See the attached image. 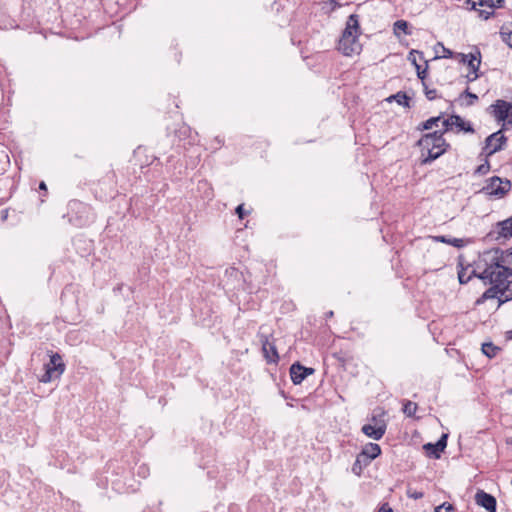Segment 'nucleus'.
I'll return each instance as SVG.
<instances>
[{"label":"nucleus","mask_w":512,"mask_h":512,"mask_svg":"<svg viewBox=\"0 0 512 512\" xmlns=\"http://www.w3.org/2000/svg\"><path fill=\"white\" fill-rule=\"evenodd\" d=\"M508 392H509V394H512V388Z\"/></svg>","instance_id":"50"},{"label":"nucleus","mask_w":512,"mask_h":512,"mask_svg":"<svg viewBox=\"0 0 512 512\" xmlns=\"http://www.w3.org/2000/svg\"><path fill=\"white\" fill-rule=\"evenodd\" d=\"M45 373L41 376L40 381L43 383L51 382L60 378L65 371V363L59 353L50 354V360L45 364Z\"/></svg>","instance_id":"5"},{"label":"nucleus","mask_w":512,"mask_h":512,"mask_svg":"<svg viewBox=\"0 0 512 512\" xmlns=\"http://www.w3.org/2000/svg\"><path fill=\"white\" fill-rule=\"evenodd\" d=\"M393 32L395 36L400 37L401 34L410 35L409 24L405 20H397L393 24Z\"/></svg>","instance_id":"18"},{"label":"nucleus","mask_w":512,"mask_h":512,"mask_svg":"<svg viewBox=\"0 0 512 512\" xmlns=\"http://www.w3.org/2000/svg\"><path fill=\"white\" fill-rule=\"evenodd\" d=\"M439 507H441V510L444 509L446 512H452L454 510V506L448 502L442 503Z\"/></svg>","instance_id":"36"},{"label":"nucleus","mask_w":512,"mask_h":512,"mask_svg":"<svg viewBox=\"0 0 512 512\" xmlns=\"http://www.w3.org/2000/svg\"><path fill=\"white\" fill-rule=\"evenodd\" d=\"M497 233V236L495 237L496 240H499L501 238L503 239H509L512 237V216L503 220L499 221L495 225V231Z\"/></svg>","instance_id":"14"},{"label":"nucleus","mask_w":512,"mask_h":512,"mask_svg":"<svg viewBox=\"0 0 512 512\" xmlns=\"http://www.w3.org/2000/svg\"><path fill=\"white\" fill-rule=\"evenodd\" d=\"M472 4V8L476 9V6H488L493 9L496 7H501L503 0H469Z\"/></svg>","instance_id":"20"},{"label":"nucleus","mask_w":512,"mask_h":512,"mask_svg":"<svg viewBox=\"0 0 512 512\" xmlns=\"http://www.w3.org/2000/svg\"><path fill=\"white\" fill-rule=\"evenodd\" d=\"M512 110V103L505 100H496L494 104L488 108L489 113L498 121H505L509 117Z\"/></svg>","instance_id":"8"},{"label":"nucleus","mask_w":512,"mask_h":512,"mask_svg":"<svg viewBox=\"0 0 512 512\" xmlns=\"http://www.w3.org/2000/svg\"><path fill=\"white\" fill-rule=\"evenodd\" d=\"M314 373L313 368L302 366L299 362H296L290 367V377L294 384H300L309 375Z\"/></svg>","instance_id":"10"},{"label":"nucleus","mask_w":512,"mask_h":512,"mask_svg":"<svg viewBox=\"0 0 512 512\" xmlns=\"http://www.w3.org/2000/svg\"><path fill=\"white\" fill-rule=\"evenodd\" d=\"M509 116H510V119H508L507 123L509 125H512V110L510 111Z\"/></svg>","instance_id":"44"},{"label":"nucleus","mask_w":512,"mask_h":512,"mask_svg":"<svg viewBox=\"0 0 512 512\" xmlns=\"http://www.w3.org/2000/svg\"><path fill=\"white\" fill-rule=\"evenodd\" d=\"M436 47H440L443 51V55L441 57L443 58H451L452 57V51L448 48H445L442 43H437ZM440 56H435L434 59L439 58Z\"/></svg>","instance_id":"30"},{"label":"nucleus","mask_w":512,"mask_h":512,"mask_svg":"<svg viewBox=\"0 0 512 512\" xmlns=\"http://www.w3.org/2000/svg\"><path fill=\"white\" fill-rule=\"evenodd\" d=\"M0 156L7 158V155H4V153H1Z\"/></svg>","instance_id":"48"},{"label":"nucleus","mask_w":512,"mask_h":512,"mask_svg":"<svg viewBox=\"0 0 512 512\" xmlns=\"http://www.w3.org/2000/svg\"><path fill=\"white\" fill-rule=\"evenodd\" d=\"M481 261L484 262L485 268L494 271L495 279L504 278L507 282H512V249L495 248L486 251Z\"/></svg>","instance_id":"1"},{"label":"nucleus","mask_w":512,"mask_h":512,"mask_svg":"<svg viewBox=\"0 0 512 512\" xmlns=\"http://www.w3.org/2000/svg\"><path fill=\"white\" fill-rule=\"evenodd\" d=\"M422 82V86H423V90L424 92L427 91V90H430V88L428 87L427 83L425 81H421Z\"/></svg>","instance_id":"42"},{"label":"nucleus","mask_w":512,"mask_h":512,"mask_svg":"<svg viewBox=\"0 0 512 512\" xmlns=\"http://www.w3.org/2000/svg\"><path fill=\"white\" fill-rule=\"evenodd\" d=\"M495 273L494 271H490L489 269L485 268L482 272L477 275V277L484 281L485 284H491L492 286L488 288L482 296L476 301V304H482L488 299H494L497 298L499 294H504L506 289L509 286V282L504 280V278L495 279L494 278Z\"/></svg>","instance_id":"4"},{"label":"nucleus","mask_w":512,"mask_h":512,"mask_svg":"<svg viewBox=\"0 0 512 512\" xmlns=\"http://www.w3.org/2000/svg\"><path fill=\"white\" fill-rule=\"evenodd\" d=\"M228 272H229L231 275H232L233 273H235V274H237V273H238V271H237L236 269H234V268H231V270H230V271H229V270H227V273H228Z\"/></svg>","instance_id":"45"},{"label":"nucleus","mask_w":512,"mask_h":512,"mask_svg":"<svg viewBox=\"0 0 512 512\" xmlns=\"http://www.w3.org/2000/svg\"><path fill=\"white\" fill-rule=\"evenodd\" d=\"M449 244H452L455 247H462L463 246V240L458 238H453L449 241Z\"/></svg>","instance_id":"38"},{"label":"nucleus","mask_w":512,"mask_h":512,"mask_svg":"<svg viewBox=\"0 0 512 512\" xmlns=\"http://www.w3.org/2000/svg\"><path fill=\"white\" fill-rule=\"evenodd\" d=\"M434 512H442L441 507L437 506L434 510Z\"/></svg>","instance_id":"46"},{"label":"nucleus","mask_w":512,"mask_h":512,"mask_svg":"<svg viewBox=\"0 0 512 512\" xmlns=\"http://www.w3.org/2000/svg\"><path fill=\"white\" fill-rule=\"evenodd\" d=\"M490 170V163L488 160H485L484 163H482L481 165H479L476 170H475V174H478V175H485L489 172Z\"/></svg>","instance_id":"26"},{"label":"nucleus","mask_w":512,"mask_h":512,"mask_svg":"<svg viewBox=\"0 0 512 512\" xmlns=\"http://www.w3.org/2000/svg\"><path fill=\"white\" fill-rule=\"evenodd\" d=\"M511 333H512V331H511Z\"/></svg>","instance_id":"51"},{"label":"nucleus","mask_w":512,"mask_h":512,"mask_svg":"<svg viewBox=\"0 0 512 512\" xmlns=\"http://www.w3.org/2000/svg\"><path fill=\"white\" fill-rule=\"evenodd\" d=\"M461 56V62L464 64H467L468 67L471 69V72L473 75H467L468 81L472 82L478 78L477 71L480 66V59H477L476 56L473 54H460Z\"/></svg>","instance_id":"12"},{"label":"nucleus","mask_w":512,"mask_h":512,"mask_svg":"<svg viewBox=\"0 0 512 512\" xmlns=\"http://www.w3.org/2000/svg\"><path fill=\"white\" fill-rule=\"evenodd\" d=\"M371 463V460L369 458H367L366 456H364V454L362 453H359L357 456H356V460L355 462L353 463L352 465V472L356 475V476H361L363 470L368 467Z\"/></svg>","instance_id":"16"},{"label":"nucleus","mask_w":512,"mask_h":512,"mask_svg":"<svg viewBox=\"0 0 512 512\" xmlns=\"http://www.w3.org/2000/svg\"><path fill=\"white\" fill-rule=\"evenodd\" d=\"M418 409V406L416 403L412 402V401H405L404 404H403V413L408 416V417H412L415 415L416 411Z\"/></svg>","instance_id":"25"},{"label":"nucleus","mask_w":512,"mask_h":512,"mask_svg":"<svg viewBox=\"0 0 512 512\" xmlns=\"http://www.w3.org/2000/svg\"><path fill=\"white\" fill-rule=\"evenodd\" d=\"M467 97L469 98V101L467 102V106H471L473 105L477 100H478V96L472 92L469 91V89H466L462 94H461V97Z\"/></svg>","instance_id":"27"},{"label":"nucleus","mask_w":512,"mask_h":512,"mask_svg":"<svg viewBox=\"0 0 512 512\" xmlns=\"http://www.w3.org/2000/svg\"><path fill=\"white\" fill-rule=\"evenodd\" d=\"M506 137L502 134V131L499 130L486 138L484 151L486 156L489 157L494 153L500 151L502 146L506 142Z\"/></svg>","instance_id":"7"},{"label":"nucleus","mask_w":512,"mask_h":512,"mask_svg":"<svg viewBox=\"0 0 512 512\" xmlns=\"http://www.w3.org/2000/svg\"><path fill=\"white\" fill-rule=\"evenodd\" d=\"M407 496H408L409 498H412V499L417 500V499H421V498H423L424 494H423V492H421V491H416V490H415V491H413V490H411V489H408V490H407Z\"/></svg>","instance_id":"31"},{"label":"nucleus","mask_w":512,"mask_h":512,"mask_svg":"<svg viewBox=\"0 0 512 512\" xmlns=\"http://www.w3.org/2000/svg\"><path fill=\"white\" fill-rule=\"evenodd\" d=\"M425 96L428 100H434L437 97V91L436 89H430L425 91Z\"/></svg>","instance_id":"32"},{"label":"nucleus","mask_w":512,"mask_h":512,"mask_svg":"<svg viewBox=\"0 0 512 512\" xmlns=\"http://www.w3.org/2000/svg\"><path fill=\"white\" fill-rule=\"evenodd\" d=\"M510 189V180L502 179L498 176H493L487 181V184L483 187L482 191L488 195L501 198L506 195Z\"/></svg>","instance_id":"6"},{"label":"nucleus","mask_w":512,"mask_h":512,"mask_svg":"<svg viewBox=\"0 0 512 512\" xmlns=\"http://www.w3.org/2000/svg\"><path fill=\"white\" fill-rule=\"evenodd\" d=\"M395 100L399 105L410 107V97L405 92L399 91L396 94L390 96L388 101Z\"/></svg>","instance_id":"22"},{"label":"nucleus","mask_w":512,"mask_h":512,"mask_svg":"<svg viewBox=\"0 0 512 512\" xmlns=\"http://www.w3.org/2000/svg\"><path fill=\"white\" fill-rule=\"evenodd\" d=\"M236 214L238 215V217H239L240 219H243V218H244V216L246 215V212H245V210H244V205H243V204H240V205H238V206H237V208H236Z\"/></svg>","instance_id":"34"},{"label":"nucleus","mask_w":512,"mask_h":512,"mask_svg":"<svg viewBox=\"0 0 512 512\" xmlns=\"http://www.w3.org/2000/svg\"><path fill=\"white\" fill-rule=\"evenodd\" d=\"M460 269L458 270V279L461 284H466L470 281L472 276L477 277V273L475 270H473L469 275L467 274V269L463 267L462 263H459L458 265Z\"/></svg>","instance_id":"21"},{"label":"nucleus","mask_w":512,"mask_h":512,"mask_svg":"<svg viewBox=\"0 0 512 512\" xmlns=\"http://www.w3.org/2000/svg\"><path fill=\"white\" fill-rule=\"evenodd\" d=\"M441 242L449 243L450 240H447L444 236L439 237Z\"/></svg>","instance_id":"43"},{"label":"nucleus","mask_w":512,"mask_h":512,"mask_svg":"<svg viewBox=\"0 0 512 512\" xmlns=\"http://www.w3.org/2000/svg\"><path fill=\"white\" fill-rule=\"evenodd\" d=\"M414 54H418L419 55V59H423V53L419 52V51H414V50L412 52H410V57L409 58L411 59L412 63L416 66L418 64H417L416 58L414 57Z\"/></svg>","instance_id":"33"},{"label":"nucleus","mask_w":512,"mask_h":512,"mask_svg":"<svg viewBox=\"0 0 512 512\" xmlns=\"http://www.w3.org/2000/svg\"><path fill=\"white\" fill-rule=\"evenodd\" d=\"M452 124H455V126L465 132H474L472 125L469 122H465L459 115H452Z\"/></svg>","instance_id":"19"},{"label":"nucleus","mask_w":512,"mask_h":512,"mask_svg":"<svg viewBox=\"0 0 512 512\" xmlns=\"http://www.w3.org/2000/svg\"><path fill=\"white\" fill-rule=\"evenodd\" d=\"M427 69H428V63L426 62V67L421 70L420 65H416L417 70V76L421 81H425L426 75H427Z\"/></svg>","instance_id":"29"},{"label":"nucleus","mask_w":512,"mask_h":512,"mask_svg":"<svg viewBox=\"0 0 512 512\" xmlns=\"http://www.w3.org/2000/svg\"><path fill=\"white\" fill-rule=\"evenodd\" d=\"M377 512H393V509L389 506L388 503H383Z\"/></svg>","instance_id":"37"},{"label":"nucleus","mask_w":512,"mask_h":512,"mask_svg":"<svg viewBox=\"0 0 512 512\" xmlns=\"http://www.w3.org/2000/svg\"><path fill=\"white\" fill-rule=\"evenodd\" d=\"M493 13H494V12H493V10H491V11H484V10H481V11H480V16H481L483 19L487 20V19H489V18H490V16H491V15H493Z\"/></svg>","instance_id":"39"},{"label":"nucleus","mask_w":512,"mask_h":512,"mask_svg":"<svg viewBox=\"0 0 512 512\" xmlns=\"http://www.w3.org/2000/svg\"><path fill=\"white\" fill-rule=\"evenodd\" d=\"M360 453L372 461L381 454V447L376 443H367Z\"/></svg>","instance_id":"17"},{"label":"nucleus","mask_w":512,"mask_h":512,"mask_svg":"<svg viewBox=\"0 0 512 512\" xmlns=\"http://www.w3.org/2000/svg\"><path fill=\"white\" fill-rule=\"evenodd\" d=\"M78 205L80 206V208H81L84 212H86V211L90 210V208H89L88 206H86V205H84V204H82V203H78Z\"/></svg>","instance_id":"41"},{"label":"nucleus","mask_w":512,"mask_h":512,"mask_svg":"<svg viewBox=\"0 0 512 512\" xmlns=\"http://www.w3.org/2000/svg\"><path fill=\"white\" fill-rule=\"evenodd\" d=\"M475 502L477 505L485 508L488 512H496L497 510L496 498L483 490H478L476 492Z\"/></svg>","instance_id":"9"},{"label":"nucleus","mask_w":512,"mask_h":512,"mask_svg":"<svg viewBox=\"0 0 512 512\" xmlns=\"http://www.w3.org/2000/svg\"><path fill=\"white\" fill-rule=\"evenodd\" d=\"M378 426L372 425V424H365L362 426L361 431L369 438L373 440H380L387 429V423L386 422H379L377 424Z\"/></svg>","instance_id":"11"},{"label":"nucleus","mask_w":512,"mask_h":512,"mask_svg":"<svg viewBox=\"0 0 512 512\" xmlns=\"http://www.w3.org/2000/svg\"><path fill=\"white\" fill-rule=\"evenodd\" d=\"M444 132L434 131L424 134L416 143L421 149V164L427 165L443 155L449 144L443 137Z\"/></svg>","instance_id":"2"},{"label":"nucleus","mask_w":512,"mask_h":512,"mask_svg":"<svg viewBox=\"0 0 512 512\" xmlns=\"http://www.w3.org/2000/svg\"><path fill=\"white\" fill-rule=\"evenodd\" d=\"M332 316H333V311H329V312L327 313V317H332Z\"/></svg>","instance_id":"47"},{"label":"nucleus","mask_w":512,"mask_h":512,"mask_svg":"<svg viewBox=\"0 0 512 512\" xmlns=\"http://www.w3.org/2000/svg\"><path fill=\"white\" fill-rule=\"evenodd\" d=\"M447 434H443L440 439L435 443H427L423 446V448L430 454L433 455L435 458L440 457V453L444 451V449L447 446Z\"/></svg>","instance_id":"15"},{"label":"nucleus","mask_w":512,"mask_h":512,"mask_svg":"<svg viewBox=\"0 0 512 512\" xmlns=\"http://www.w3.org/2000/svg\"><path fill=\"white\" fill-rule=\"evenodd\" d=\"M384 416H385V412L384 411H381L379 414H373L370 421L372 425H375V426H378L377 424L379 422H386L385 419H384Z\"/></svg>","instance_id":"28"},{"label":"nucleus","mask_w":512,"mask_h":512,"mask_svg":"<svg viewBox=\"0 0 512 512\" xmlns=\"http://www.w3.org/2000/svg\"><path fill=\"white\" fill-rule=\"evenodd\" d=\"M441 121V116H437V117H431L429 118L428 120H426L425 122L421 123L418 127H417V130L419 131H423V130H430L432 129L434 126H437L438 125V122Z\"/></svg>","instance_id":"23"},{"label":"nucleus","mask_w":512,"mask_h":512,"mask_svg":"<svg viewBox=\"0 0 512 512\" xmlns=\"http://www.w3.org/2000/svg\"><path fill=\"white\" fill-rule=\"evenodd\" d=\"M499 347L495 346L493 343H483L482 344V352L488 357L493 358L497 355Z\"/></svg>","instance_id":"24"},{"label":"nucleus","mask_w":512,"mask_h":512,"mask_svg":"<svg viewBox=\"0 0 512 512\" xmlns=\"http://www.w3.org/2000/svg\"><path fill=\"white\" fill-rule=\"evenodd\" d=\"M262 343V351L265 359L268 363H277L279 360V355L276 349V346L273 342H270L267 337L261 340Z\"/></svg>","instance_id":"13"},{"label":"nucleus","mask_w":512,"mask_h":512,"mask_svg":"<svg viewBox=\"0 0 512 512\" xmlns=\"http://www.w3.org/2000/svg\"><path fill=\"white\" fill-rule=\"evenodd\" d=\"M442 124H443V126L445 127V129H444L442 132H444V133H445V132L449 129V127H450V126H453V125H454V124H452V116H451V117H449L448 119H444V120L442 121Z\"/></svg>","instance_id":"35"},{"label":"nucleus","mask_w":512,"mask_h":512,"mask_svg":"<svg viewBox=\"0 0 512 512\" xmlns=\"http://www.w3.org/2000/svg\"><path fill=\"white\" fill-rule=\"evenodd\" d=\"M39 189L44 190V191H47V186H46L45 182H43V181H42V182H40V184H39Z\"/></svg>","instance_id":"40"},{"label":"nucleus","mask_w":512,"mask_h":512,"mask_svg":"<svg viewBox=\"0 0 512 512\" xmlns=\"http://www.w3.org/2000/svg\"><path fill=\"white\" fill-rule=\"evenodd\" d=\"M360 35L359 16L351 14L346 22V27L339 40V50L345 56L358 54L361 50L358 36Z\"/></svg>","instance_id":"3"},{"label":"nucleus","mask_w":512,"mask_h":512,"mask_svg":"<svg viewBox=\"0 0 512 512\" xmlns=\"http://www.w3.org/2000/svg\"><path fill=\"white\" fill-rule=\"evenodd\" d=\"M331 3H333L334 5H336V2H335V0H331Z\"/></svg>","instance_id":"49"}]
</instances>
